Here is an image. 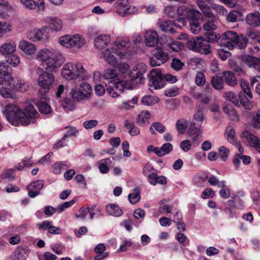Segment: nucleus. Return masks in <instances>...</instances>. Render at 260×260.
I'll return each mask as SVG.
<instances>
[{
	"mask_svg": "<svg viewBox=\"0 0 260 260\" xmlns=\"http://www.w3.org/2000/svg\"><path fill=\"white\" fill-rule=\"evenodd\" d=\"M117 73L113 69H107L104 71L103 78L106 79H112L116 77Z\"/></svg>",
	"mask_w": 260,
	"mask_h": 260,
	"instance_id": "4d7b16f0",
	"label": "nucleus"
},
{
	"mask_svg": "<svg viewBox=\"0 0 260 260\" xmlns=\"http://www.w3.org/2000/svg\"><path fill=\"white\" fill-rule=\"evenodd\" d=\"M150 117V113L147 111H143L137 118V122L140 125H143L149 122V119Z\"/></svg>",
	"mask_w": 260,
	"mask_h": 260,
	"instance_id": "4c0bfd02",
	"label": "nucleus"
},
{
	"mask_svg": "<svg viewBox=\"0 0 260 260\" xmlns=\"http://www.w3.org/2000/svg\"><path fill=\"white\" fill-rule=\"evenodd\" d=\"M173 145L171 143H165L161 147H156L153 149V152L159 157L169 154L173 150Z\"/></svg>",
	"mask_w": 260,
	"mask_h": 260,
	"instance_id": "c756f323",
	"label": "nucleus"
},
{
	"mask_svg": "<svg viewBox=\"0 0 260 260\" xmlns=\"http://www.w3.org/2000/svg\"><path fill=\"white\" fill-rule=\"evenodd\" d=\"M112 85H109L107 88V91L109 95L112 98H117L122 93L124 89L128 88V84L125 81H120L115 83H112L111 81Z\"/></svg>",
	"mask_w": 260,
	"mask_h": 260,
	"instance_id": "1a4fd4ad",
	"label": "nucleus"
},
{
	"mask_svg": "<svg viewBox=\"0 0 260 260\" xmlns=\"http://www.w3.org/2000/svg\"><path fill=\"white\" fill-rule=\"evenodd\" d=\"M158 102V98L152 95H147L143 97L141 102L143 104L146 106H152Z\"/></svg>",
	"mask_w": 260,
	"mask_h": 260,
	"instance_id": "8fccbe9b",
	"label": "nucleus"
},
{
	"mask_svg": "<svg viewBox=\"0 0 260 260\" xmlns=\"http://www.w3.org/2000/svg\"><path fill=\"white\" fill-rule=\"evenodd\" d=\"M115 48L118 49L126 48L129 46V42L120 39L115 42Z\"/></svg>",
	"mask_w": 260,
	"mask_h": 260,
	"instance_id": "e2e57ef3",
	"label": "nucleus"
},
{
	"mask_svg": "<svg viewBox=\"0 0 260 260\" xmlns=\"http://www.w3.org/2000/svg\"><path fill=\"white\" fill-rule=\"evenodd\" d=\"M5 83L6 86L12 88H17L16 85V81L12 74L8 72L3 76H0V85H3Z\"/></svg>",
	"mask_w": 260,
	"mask_h": 260,
	"instance_id": "a878e982",
	"label": "nucleus"
},
{
	"mask_svg": "<svg viewBox=\"0 0 260 260\" xmlns=\"http://www.w3.org/2000/svg\"><path fill=\"white\" fill-rule=\"evenodd\" d=\"M133 71L136 72V73H131L132 79H139L140 83H144L145 78L143 74L146 71V66L143 63H138L133 68Z\"/></svg>",
	"mask_w": 260,
	"mask_h": 260,
	"instance_id": "f3484780",
	"label": "nucleus"
},
{
	"mask_svg": "<svg viewBox=\"0 0 260 260\" xmlns=\"http://www.w3.org/2000/svg\"><path fill=\"white\" fill-rule=\"evenodd\" d=\"M141 199L140 191L139 187H135L133 192L129 193L128 196V199L132 204H135L140 201Z\"/></svg>",
	"mask_w": 260,
	"mask_h": 260,
	"instance_id": "a19ab883",
	"label": "nucleus"
},
{
	"mask_svg": "<svg viewBox=\"0 0 260 260\" xmlns=\"http://www.w3.org/2000/svg\"><path fill=\"white\" fill-rule=\"evenodd\" d=\"M116 4L117 6V13L122 17L134 14L137 9L133 6H129L128 0H117Z\"/></svg>",
	"mask_w": 260,
	"mask_h": 260,
	"instance_id": "6e6552de",
	"label": "nucleus"
},
{
	"mask_svg": "<svg viewBox=\"0 0 260 260\" xmlns=\"http://www.w3.org/2000/svg\"><path fill=\"white\" fill-rule=\"evenodd\" d=\"M15 179L14 175V171L11 169L7 170L0 175V181L2 182H6L7 181H12Z\"/></svg>",
	"mask_w": 260,
	"mask_h": 260,
	"instance_id": "58836bf2",
	"label": "nucleus"
},
{
	"mask_svg": "<svg viewBox=\"0 0 260 260\" xmlns=\"http://www.w3.org/2000/svg\"><path fill=\"white\" fill-rule=\"evenodd\" d=\"M39 111L43 114H48L51 111V107L46 102L40 101L37 104Z\"/></svg>",
	"mask_w": 260,
	"mask_h": 260,
	"instance_id": "37998d69",
	"label": "nucleus"
},
{
	"mask_svg": "<svg viewBox=\"0 0 260 260\" xmlns=\"http://www.w3.org/2000/svg\"><path fill=\"white\" fill-rule=\"evenodd\" d=\"M28 247H18L9 257V260H25L29 254Z\"/></svg>",
	"mask_w": 260,
	"mask_h": 260,
	"instance_id": "2eb2a0df",
	"label": "nucleus"
},
{
	"mask_svg": "<svg viewBox=\"0 0 260 260\" xmlns=\"http://www.w3.org/2000/svg\"><path fill=\"white\" fill-rule=\"evenodd\" d=\"M211 84L213 87L217 90H220L223 87V82L222 78L218 76H214L211 78Z\"/></svg>",
	"mask_w": 260,
	"mask_h": 260,
	"instance_id": "ea45409f",
	"label": "nucleus"
},
{
	"mask_svg": "<svg viewBox=\"0 0 260 260\" xmlns=\"http://www.w3.org/2000/svg\"><path fill=\"white\" fill-rule=\"evenodd\" d=\"M204 107H199L193 116L194 119L198 122L202 123L204 118Z\"/></svg>",
	"mask_w": 260,
	"mask_h": 260,
	"instance_id": "5fc2aeb1",
	"label": "nucleus"
},
{
	"mask_svg": "<svg viewBox=\"0 0 260 260\" xmlns=\"http://www.w3.org/2000/svg\"><path fill=\"white\" fill-rule=\"evenodd\" d=\"M224 98L226 100L231 101L236 106H239L241 104L246 109H251V106L250 105L245 103L244 95L242 93H240L239 94L240 101H239V99L236 96V94L233 92H226L224 94Z\"/></svg>",
	"mask_w": 260,
	"mask_h": 260,
	"instance_id": "4468645a",
	"label": "nucleus"
},
{
	"mask_svg": "<svg viewBox=\"0 0 260 260\" xmlns=\"http://www.w3.org/2000/svg\"><path fill=\"white\" fill-rule=\"evenodd\" d=\"M196 3L205 17L208 18L215 16L211 11L210 8L206 4L203 3L202 0H197Z\"/></svg>",
	"mask_w": 260,
	"mask_h": 260,
	"instance_id": "473e14b6",
	"label": "nucleus"
},
{
	"mask_svg": "<svg viewBox=\"0 0 260 260\" xmlns=\"http://www.w3.org/2000/svg\"><path fill=\"white\" fill-rule=\"evenodd\" d=\"M17 88H12L8 86H3L0 88V94L4 98L16 99L18 97L16 94Z\"/></svg>",
	"mask_w": 260,
	"mask_h": 260,
	"instance_id": "c85d7f7f",
	"label": "nucleus"
},
{
	"mask_svg": "<svg viewBox=\"0 0 260 260\" xmlns=\"http://www.w3.org/2000/svg\"><path fill=\"white\" fill-rule=\"evenodd\" d=\"M118 70L122 74H129L131 73L130 66L128 64L122 62L117 64Z\"/></svg>",
	"mask_w": 260,
	"mask_h": 260,
	"instance_id": "680f3d73",
	"label": "nucleus"
},
{
	"mask_svg": "<svg viewBox=\"0 0 260 260\" xmlns=\"http://www.w3.org/2000/svg\"><path fill=\"white\" fill-rule=\"evenodd\" d=\"M252 125L255 128H260V110L253 114Z\"/></svg>",
	"mask_w": 260,
	"mask_h": 260,
	"instance_id": "0e129e2a",
	"label": "nucleus"
},
{
	"mask_svg": "<svg viewBox=\"0 0 260 260\" xmlns=\"http://www.w3.org/2000/svg\"><path fill=\"white\" fill-rule=\"evenodd\" d=\"M138 98L137 96H134L131 100L127 102H124L119 107L120 109H124L125 110H128L129 108L134 107L133 105L137 104L138 103Z\"/></svg>",
	"mask_w": 260,
	"mask_h": 260,
	"instance_id": "6e6d98bb",
	"label": "nucleus"
},
{
	"mask_svg": "<svg viewBox=\"0 0 260 260\" xmlns=\"http://www.w3.org/2000/svg\"><path fill=\"white\" fill-rule=\"evenodd\" d=\"M241 15V13L238 11H232L226 16V19L230 22H235L238 21Z\"/></svg>",
	"mask_w": 260,
	"mask_h": 260,
	"instance_id": "3c124183",
	"label": "nucleus"
},
{
	"mask_svg": "<svg viewBox=\"0 0 260 260\" xmlns=\"http://www.w3.org/2000/svg\"><path fill=\"white\" fill-rule=\"evenodd\" d=\"M44 183L43 180H36L28 186V188H32L34 190L40 192V190L43 188Z\"/></svg>",
	"mask_w": 260,
	"mask_h": 260,
	"instance_id": "052dcab7",
	"label": "nucleus"
},
{
	"mask_svg": "<svg viewBox=\"0 0 260 260\" xmlns=\"http://www.w3.org/2000/svg\"><path fill=\"white\" fill-rule=\"evenodd\" d=\"M120 53L117 52V49L113 46L101 51L99 55L101 58H103L109 64L113 67H116L117 61L113 54L120 55Z\"/></svg>",
	"mask_w": 260,
	"mask_h": 260,
	"instance_id": "9d476101",
	"label": "nucleus"
},
{
	"mask_svg": "<svg viewBox=\"0 0 260 260\" xmlns=\"http://www.w3.org/2000/svg\"><path fill=\"white\" fill-rule=\"evenodd\" d=\"M58 43L62 46L67 48H82L85 44V39L79 35L74 36L65 35L58 39Z\"/></svg>",
	"mask_w": 260,
	"mask_h": 260,
	"instance_id": "0eeeda50",
	"label": "nucleus"
},
{
	"mask_svg": "<svg viewBox=\"0 0 260 260\" xmlns=\"http://www.w3.org/2000/svg\"><path fill=\"white\" fill-rule=\"evenodd\" d=\"M106 211L109 214L115 217H119L123 214L122 210L114 204L107 205L106 206Z\"/></svg>",
	"mask_w": 260,
	"mask_h": 260,
	"instance_id": "2f4dec72",
	"label": "nucleus"
},
{
	"mask_svg": "<svg viewBox=\"0 0 260 260\" xmlns=\"http://www.w3.org/2000/svg\"><path fill=\"white\" fill-rule=\"evenodd\" d=\"M46 22L49 25V28L55 31H60L63 27L62 20L57 17H48L45 19Z\"/></svg>",
	"mask_w": 260,
	"mask_h": 260,
	"instance_id": "aec40b11",
	"label": "nucleus"
},
{
	"mask_svg": "<svg viewBox=\"0 0 260 260\" xmlns=\"http://www.w3.org/2000/svg\"><path fill=\"white\" fill-rule=\"evenodd\" d=\"M201 16L202 14L199 11L193 9H188L186 17L190 20V22L198 21V19Z\"/></svg>",
	"mask_w": 260,
	"mask_h": 260,
	"instance_id": "c03bdc74",
	"label": "nucleus"
},
{
	"mask_svg": "<svg viewBox=\"0 0 260 260\" xmlns=\"http://www.w3.org/2000/svg\"><path fill=\"white\" fill-rule=\"evenodd\" d=\"M230 150L224 146H220L218 149V155L222 161H225L229 155Z\"/></svg>",
	"mask_w": 260,
	"mask_h": 260,
	"instance_id": "bf43d9fd",
	"label": "nucleus"
},
{
	"mask_svg": "<svg viewBox=\"0 0 260 260\" xmlns=\"http://www.w3.org/2000/svg\"><path fill=\"white\" fill-rule=\"evenodd\" d=\"M19 48L25 54L29 55L34 54L36 50V46L34 44L25 40H21L19 42Z\"/></svg>",
	"mask_w": 260,
	"mask_h": 260,
	"instance_id": "393cba45",
	"label": "nucleus"
},
{
	"mask_svg": "<svg viewBox=\"0 0 260 260\" xmlns=\"http://www.w3.org/2000/svg\"><path fill=\"white\" fill-rule=\"evenodd\" d=\"M179 94V88L177 86L167 88L164 91V94L168 97H174Z\"/></svg>",
	"mask_w": 260,
	"mask_h": 260,
	"instance_id": "13d9d810",
	"label": "nucleus"
},
{
	"mask_svg": "<svg viewBox=\"0 0 260 260\" xmlns=\"http://www.w3.org/2000/svg\"><path fill=\"white\" fill-rule=\"evenodd\" d=\"M16 43L10 40L4 43L0 47V52L4 55H9L13 53L16 50Z\"/></svg>",
	"mask_w": 260,
	"mask_h": 260,
	"instance_id": "5701e85b",
	"label": "nucleus"
},
{
	"mask_svg": "<svg viewBox=\"0 0 260 260\" xmlns=\"http://www.w3.org/2000/svg\"><path fill=\"white\" fill-rule=\"evenodd\" d=\"M248 50L252 54L260 55V46L258 43V40H257V43L248 47Z\"/></svg>",
	"mask_w": 260,
	"mask_h": 260,
	"instance_id": "774afa93",
	"label": "nucleus"
},
{
	"mask_svg": "<svg viewBox=\"0 0 260 260\" xmlns=\"http://www.w3.org/2000/svg\"><path fill=\"white\" fill-rule=\"evenodd\" d=\"M148 180L150 184L152 185H155L157 183L165 185L167 183V180L166 177L164 176H158L154 173L148 175Z\"/></svg>",
	"mask_w": 260,
	"mask_h": 260,
	"instance_id": "bb28decb",
	"label": "nucleus"
},
{
	"mask_svg": "<svg viewBox=\"0 0 260 260\" xmlns=\"http://www.w3.org/2000/svg\"><path fill=\"white\" fill-rule=\"evenodd\" d=\"M154 129L161 134L164 133L166 130L165 126L159 122H154L152 123L150 127L149 130L153 135L156 134Z\"/></svg>",
	"mask_w": 260,
	"mask_h": 260,
	"instance_id": "a18cd8bd",
	"label": "nucleus"
},
{
	"mask_svg": "<svg viewBox=\"0 0 260 260\" xmlns=\"http://www.w3.org/2000/svg\"><path fill=\"white\" fill-rule=\"evenodd\" d=\"M248 25L250 26L256 27L260 26V13H251L248 14L245 19Z\"/></svg>",
	"mask_w": 260,
	"mask_h": 260,
	"instance_id": "b1692460",
	"label": "nucleus"
},
{
	"mask_svg": "<svg viewBox=\"0 0 260 260\" xmlns=\"http://www.w3.org/2000/svg\"><path fill=\"white\" fill-rule=\"evenodd\" d=\"M209 20L203 25V28L205 30L207 31L205 32V36L209 40H214L216 35L215 32L211 31L216 29V23L217 18L216 16L208 18Z\"/></svg>",
	"mask_w": 260,
	"mask_h": 260,
	"instance_id": "ddd939ff",
	"label": "nucleus"
},
{
	"mask_svg": "<svg viewBox=\"0 0 260 260\" xmlns=\"http://www.w3.org/2000/svg\"><path fill=\"white\" fill-rule=\"evenodd\" d=\"M151 86L155 89L161 88L165 86V79L160 70L154 69L150 72Z\"/></svg>",
	"mask_w": 260,
	"mask_h": 260,
	"instance_id": "9b49d317",
	"label": "nucleus"
},
{
	"mask_svg": "<svg viewBox=\"0 0 260 260\" xmlns=\"http://www.w3.org/2000/svg\"><path fill=\"white\" fill-rule=\"evenodd\" d=\"M240 85L244 93H245L249 99H252V93L249 85V82L245 80L242 79L240 81Z\"/></svg>",
	"mask_w": 260,
	"mask_h": 260,
	"instance_id": "09e8293b",
	"label": "nucleus"
},
{
	"mask_svg": "<svg viewBox=\"0 0 260 260\" xmlns=\"http://www.w3.org/2000/svg\"><path fill=\"white\" fill-rule=\"evenodd\" d=\"M34 3L36 5V8H37L38 12L43 14L46 7L44 0H34Z\"/></svg>",
	"mask_w": 260,
	"mask_h": 260,
	"instance_id": "69168bd1",
	"label": "nucleus"
},
{
	"mask_svg": "<svg viewBox=\"0 0 260 260\" xmlns=\"http://www.w3.org/2000/svg\"><path fill=\"white\" fill-rule=\"evenodd\" d=\"M211 8L219 15H224L226 13V9L222 6L213 4L211 5Z\"/></svg>",
	"mask_w": 260,
	"mask_h": 260,
	"instance_id": "338daca9",
	"label": "nucleus"
},
{
	"mask_svg": "<svg viewBox=\"0 0 260 260\" xmlns=\"http://www.w3.org/2000/svg\"><path fill=\"white\" fill-rule=\"evenodd\" d=\"M110 42V38L106 35H101L94 39V45L98 49H103Z\"/></svg>",
	"mask_w": 260,
	"mask_h": 260,
	"instance_id": "cd10ccee",
	"label": "nucleus"
},
{
	"mask_svg": "<svg viewBox=\"0 0 260 260\" xmlns=\"http://www.w3.org/2000/svg\"><path fill=\"white\" fill-rule=\"evenodd\" d=\"M222 76L224 77V82L228 85L234 87L237 84V79L233 72L229 71H224L222 73Z\"/></svg>",
	"mask_w": 260,
	"mask_h": 260,
	"instance_id": "7c9ffc66",
	"label": "nucleus"
},
{
	"mask_svg": "<svg viewBox=\"0 0 260 260\" xmlns=\"http://www.w3.org/2000/svg\"><path fill=\"white\" fill-rule=\"evenodd\" d=\"M28 38L32 41H39L46 40L48 36L45 33V28H35L28 32Z\"/></svg>",
	"mask_w": 260,
	"mask_h": 260,
	"instance_id": "dca6fc26",
	"label": "nucleus"
},
{
	"mask_svg": "<svg viewBox=\"0 0 260 260\" xmlns=\"http://www.w3.org/2000/svg\"><path fill=\"white\" fill-rule=\"evenodd\" d=\"M15 80L16 81L17 90L23 92L28 90V85L24 80L18 77L16 78Z\"/></svg>",
	"mask_w": 260,
	"mask_h": 260,
	"instance_id": "de8ad7c7",
	"label": "nucleus"
},
{
	"mask_svg": "<svg viewBox=\"0 0 260 260\" xmlns=\"http://www.w3.org/2000/svg\"><path fill=\"white\" fill-rule=\"evenodd\" d=\"M12 29V25L6 22L0 21V37L10 32Z\"/></svg>",
	"mask_w": 260,
	"mask_h": 260,
	"instance_id": "603ef678",
	"label": "nucleus"
},
{
	"mask_svg": "<svg viewBox=\"0 0 260 260\" xmlns=\"http://www.w3.org/2000/svg\"><path fill=\"white\" fill-rule=\"evenodd\" d=\"M91 92V85L86 82H83L80 84L79 89H72L70 94L74 101L81 102L89 99Z\"/></svg>",
	"mask_w": 260,
	"mask_h": 260,
	"instance_id": "423d86ee",
	"label": "nucleus"
},
{
	"mask_svg": "<svg viewBox=\"0 0 260 260\" xmlns=\"http://www.w3.org/2000/svg\"><path fill=\"white\" fill-rule=\"evenodd\" d=\"M187 125V121L184 119H180L177 121L176 123V129L180 133H183L186 128Z\"/></svg>",
	"mask_w": 260,
	"mask_h": 260,
	"instance_id": "864d4df0",
	"label": "nucleus"
},
{
	"mask_svg": "<svg viewBox=\"0 0 260 260\" xmlns=\"http://www.w3.org/2000/svg\"><path fill=\"white\" fill-rule=\"evenodd\" d=\"M37 57L46 66L45 69L48 70H53L60 67L64 61L62 54L60 53L54 54L48 49L40 50L37 53Z\"/></svg>",
	"mask_w": 260,
	"mask_h": 260,
	"instance_id": "f03ea898",
	"label": "nucleus"
},
{
	"mask_svg": "<svg viewBox=\"0 0 260 260\" xmlns=\"http://www.w3.org/2000/svg\"><path fill=\"white\" fill-rule=\"evenodd\" d=\"M242 61L249 67L260 71V60L257 58L250 55H245L242 56Z\"/></svg>",
	"mask_w": 260,
	"mask_h": 260,
	"instance_id": "4be33fe9",
	"label": "nucleus"
},
{
	"mask_svg": "<svg viewBox=\"0 0 260 260\" xmlns=\"http://www.w3.org/2000/svg\"><path fill=\"white\" fill-rule=\"evenodd\" d=\"M114 160V157H111L106 159H102L101 162L99 167L100 172L102 174H105L108 172L109 169L108 167L109 165Z\"/></svg>",
	"mask_w": 260,
	"mask_h": 260,
	"instance_id": "f704fd0d",
	"label": "nucleus"
},
{
	"mask_svg": "<svg viewBox=\"0 0 260 260\" xmlns=\"http://www.w3.org/2000/svg\"><path fill=\"white\" fill-rule=\"evenodd\" d=\"M248 41L246 37L239 36L233 31H228L222 35L220 45L226 46L230 50L234 49L235 46L242 49L247 46Z\"/></svg>",
	"mask_w": 260,
	"mask_h": 260,
	"instance_id": "20e7f679",
	"label": "nucleus"
},
{
	"mask_svg": "<svg viewBox=\"0 0 260 260\" xmlns=\"http://www.w3.org/2000/svg\"><path fill=\"white\" fill-rule=\"evenodd\" d=\"M201 39V38L197 37L196 39H191L188 40L186 43L187 48L193 51L198 52V50H199L198 49Z\"/></svg>",
	"mask_w": 260,
	"mask_h": 260,
	"instance_id": "e433bc0d",
	"label": "nucleus"
},
{
	"mask_svg": "<svg viewBox=\"0 0 260 260\" xmlns=\"http://www.w3.org/2000/svg\"><path fill=\"white\" fill-rule=\"evenodd\" d=\"M6 61L13 67H17L20 62V57L16 54H11L6 57Z\"/></svg>",
	"mask_w": 260,
	"mask_h": 260,
	"instance_id": "49530a36",
	"label": "nucleus"
},
{
	"mask_svg": "<svg viewBox=\"0 0 260 260\" xmlns=\"http://www.w3.org/2000/svg\"><path fill=\"white\" fill-rule=\"evenodd\" d=\"M124 126L128 129V132L132 136H135L140 134L139 129L135 125L133 122L125 120L124 122Z\"/></svg>",
	"mask_w": 260,
	"mask_h": 260,
	"instance_id": "c9c22d12",
	"label": "nucleus"
},
{
	"mask_svg": "<svg viewBox=\"0 0 260 260\" xmlns=\"http://www.w3.org/2000/svg\"><path fill=\"white\" fill-rule=\"evenodd\" d=\"M54 80V75L51 73L43 72L39 75L38 83L40 87L39 91L40 99H46V95L48 93L50 87L53 83Z\"/></svg>",
	"mask_w": 260,
	"mask_h": 260,
	"instance_id": "39448f33",
	"label": "nucleus"
},
{
	"mask_svg": "<svg viewBox=\"0 0 260 260\" xmlns=\"http://www.w3.org/2000/svg\"><path fill=\"white\" fill-rule=\"evenodd\" d=\"M145 45L149 47H155L158 42V36L155 31L147 30L144 34Z\"/></svg>",
	"mask_w": 260,
	"mask_h": 260,
	"instance_id": "a211bd4d",
	"label": "nucleus"
},
{
	"mask_svg": "<svg viewBox=\"0 0 260 260\" xmlns=\"http://www.w3.org/2000/svg\"><path fill=\"white\" fill-rule=\"evenodd\" d=\"M157 24L162 31L169 32L171 34L175 32L174 26L181 28V26H179L177 22H173L170 20H159Z\"/></svg>",
	"mask_w": 260,
	"mask_h": 260,
	"instance_id": "6ab92c4d",
	"label": "nucleus"
},
{
	"mask_svg": "<svg viewBox=\"0 0 260 260\" xmlns=\"http://www.w3.org/2000/svg\"><path fill=\"white\" fill-rule=\"evenodd\" d=\"M225 137L229 142L232 144L236 143V133L233 127L229 126L226 128L225 132Z\"/></svg>",
	"mask_w": 260,
	"mask_h": 260,
	"instance_id": "79ce46f5",
	"label": "nucleus"
},
{
	"mask_svg": "<svg viewBox=\"0 0 260 260\" xmlns=\"http://www.w3.org/2000/svg\"><path fill=\"white\" fill-rule=\"evenodd\" d=\"M241 137L243 142L247 146L252 147H254V145H256L259 140L256 136L248 131L243 132L241 135Z\"/></svg>",
	"mask_w": 260,
	"mask_h": 260,
	"instance_id": "412c9836",
	"label": "nucleus"
},
{
	"mask_svg": "<svg viewBox=\"0 0 260 260\" xmlns=\"http://www.w3.org/2000/svg\"><path fill=\"white\" fill-rule=\"evenodd\" d=\"M169 59L168 54L161 50H158L149 58V63L152 67L159 66Z\"/></svg>",
	"mask_w": 260,
	"mask_h": 260,
	"instance_id": "f8f14e48",
	"label": "nucleus"
},
{
	"mask_svg": "<svg viewBox=\"0 0 260 260\" xmlns=\"http://www.w3.org/2000/svg\"><path fill=\"white\" fill-rule=\"evenodd\" d=\"M4 114L8 120L12 124L15 122H19L23 125L34 123L35 119L39 115L38 113L31 105L27 106L24 112L16 105H8L6 106Z\"/></svg>",
	"mask_w": 260,
	"mask_h": 260,
	"instance_id": "f257e3e1",
	"label": "nucleus"
},
{
	"mask_svg": "<svg viewBox=\"0 0 260 260\" xmlns=\"http://www.w3.org/2000/svg\"><path fill=\"white\" fill-rule=\"evenodd\" d=\"M212 40H206L203 39L202 38L201 41L200 42V44L199 46V48L198 49L200 50H198L197 52L200 53L201 54H209L211 52V49L210 47V45L209 44V42Z\"/></svg>",
	"mask_w": 260,
	"mask_h": 260,
	"instance_id": "72a5a7b5",
	"label": "nucleus"
},
{
	"mask_svg": "<svg viewBox=\"0 0 260 260\" xmlns=\"http://www.w3.org/2000/svg\"><path fill=\"white\" fill-rule=\"evenodd\" d=\"M62 76L68 80L81 78L85 80L89 78V75L80 62H68L63 65L61 70Z\"/></svg>",
	"mask_w": 260,
	"mask_h": 260,
	"instance_id": "7ed1b4c3",
	"label": "nucleus"
}]
</instances>
